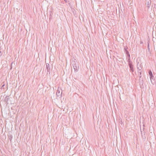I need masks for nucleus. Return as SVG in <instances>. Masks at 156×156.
Listing matches in <instances>:
<instances>
[{
  "mask_svg": "<svg viewBox=\"0 0 156 156\" xmlns=\"http://www.w3.org/2000/svg\"><path fill=\"white\" fill-rule=\"evenodd\" d=\"M62 93V91L61 89L57 90L56 94L58 97H60L61 96Z\"/></svg>",
  "mask_w": 156,
  "mask_h": 156,
  "instance_id": "1",
  "label": "nucleus"
},
{
  "mask_svg": "<svg viewBox=\"0 0 156 156\" xmlns=\"http://www.w3.org/2000/svg\"><path fill=\"white\" fill-rule=\"evenodd\" d=\"M73 67H74L77 66H79L78 63L77 62V60L75 59H74L73 60Z\"/></svg>",
  "mask_w": 156,
  "mask_h": 156,
  "instance_id": "2",
  "label": "nucleus"
},
{
  "mask_svg": "<svg viewBox=\"0 0 156 156\" xmlns=\"http://www.w3.org/2000/svg\"><path fill=\"white\" fill-rule=\"evenodd\" d=\"M46 69L47 70V73H50V67L49 66V65L48 63L46 64Z\"/></svg>",
  "mask_w": 156,
  "mask_h": 156,
  "instance_id": "3",
  "label": "nucleus"
},
{
  "mask_svg": "<svg viewBox=\"0 0 156 156\" xmlns=\"http://www.w3.org/2000/svg\"><path fill=\"white\" fill-rule=\"evenodd\" d=\"M10 99V98L9 96H6L4 99V101L7 104H9V100Z\"/></svg>",
  "mask_w": 156,
  "mask_h": 156,
  "instance_id": "4",
  "label": "nucleus"
},
{
  "mask_svg": "<svg viewBox=\"0 0 156 156\" xmlns=\"http://www.w3.org/2000/svg\"><path fill=\"white\" fill-rule=\"evenodd\" d=\"M149 75L150 76V78L151 79H153V78H154V76L153 75L152 73L151 70L149 71Z\"/></svg>",
  "mask_w": 156,
  "mask_h": 156,
  "instance_id": "5",
  "label": "nucleus"
},
{
  "mask_svg": "<svg viewBox=\"0 0 156 156\" xmlns=\"http://www.w3.org/2000/svg\"><path fill=\"white\" fill-rule=\"evenodd\" d=\"M151 4V1L150 2L148 1L147 3V7L148 9H149L150 7V5Z\"/></svg>",
  "mask_w": 156,
  "mask_h": 156,
  "instance_id": "6",
  "label": "nucleus"
},
{
  "mask_svg": "<svg viewBox=\"0 0 156 156\" xmlns=\"http://www.w3.org/2000/svg\"><path fill=\"white\" fill-rule=\"evenodd\" d=\"M128 48L127 46L125 47L124 48V52L126 53V54L127 53V52H129L127 50Z\"/></svg>",
  "mask_w": 156,
  "mask_h": 156,
  "instance_id": "7",
  "label": "nucleus"
},
{
  "mask_svg": "<svg viewBox=\"0 0 156 156\" xmlns=\"http://www.w3.org/2000/svg\"><path fill=\"white\" fill-rule=\"evenodd\" d=\"M73 68L75 71L77 72L79 69V66H77L73 67Z\"/></svg>",
  "mask_w": 156,
  "mask_h": 156,
  "instance_id": "8",
  "label": "nucleus"
},
{
  "mask_svg": "<svg viewBox=\"0 0 156 156\" xmlns=\"http://www.w3.org/2000/svg\"><path fill=\"white\" fill-rule=\"evenodd\" d=\"M148 44H147V48H148V50L149 52L150 51V46H149V42H147Z\"/></svg>",
  "mask_w": 156,
  "mask_h": 156,
  "instance_id": "9",
  "label": "nucleus"
},
{
  "mask_svg": "<svg viewBox=\"0 0 156 156\" xmlns=\"http://www.w3.org/2000/svg\"><path fill=\"white\" fill-rule=\"evenodd\" d=\"M129 67H130L131 71L132 72H133L134 71V70H133V66H130Z\"/></svg>",
  "mask_w": 156,
  "mask_h": 156,
  "instance_id": "10",
  "label": "nucleus"
},
{
  "mask_svg": "<svg viewBox=\"0 0 156 156\" xmlns=\"http://www.w3.org/2000/svg\"><path fill=\"white\" fill-rule=\"evenodd\" d=\"M137 69L139 70V71H140L142 69V68L141 67V66H140H140H138V64L137 65Z\"/></svg>",
  "mask_w": 156,
  "mask_h": 156,
  "instance_id": "11",
  "label": "nucleus"
},
{
  "mask_svg": "<svg viewBox=\"0 0 156 156\" xmlns=\"http://www.w3.org/2000/svg\"><path fill=\"white\" fill-rule=\"evenodd\" d=\"M119 123L122 125L123 123L122 120V119H119Z\"/></svg>",
  "mask_w": 156,
  "mask_h": 156,
  "instance_id": "12",
  "label": "nucleus"
},
{
  "mask_svg": "<svg viewBox=\"0 0 156 156\" xmlns=\"http://www.w3.org/2000/svg\"><path fill=\"white\" fill-rule=\"evenodd\" d=\"M129 67L131 66H133L132 64V62H129Z\"/></svg>",
  "mask_w": 156,
  "mask_h": 156,
  "instance_id": "13",
  "label": "nucleus"
},
{
  "mask_svg": "<svg viewBox=\"0 0 156 156\" xmlns=\"http://www.w3.org/2000/svg\"><path fill=\"white\" fill-rule=\"evenodd\" d=\"M127 55V56L129 58H130V54L129 52H127V53L126 54Z\"/></svg>",
  "mask_w": 156,
  "mask_h": 156,
  "instance_id": "14",
  "label": "nucleus"
},
{
  "mask_svg": "<svg viewBox=\"0 0 156 156\" xmlns=\"http://www.w3.org/2000/svg\"><path fill=\"white\" fill-rule=\"evenodd\" d=\"M12 138V136H10V137H9V139L10 140V141H11Z\"/></svg>",
  "mask_w": 156,
  "mask_h": 156,
  "instance_id": "15",
  "label": "nucleus"
},
{
  "mask_svg": "<svg viewBox=\"0 0 156 156\" xmlns=\"http://www.w3.org/2000/svg\"><path fill=\"white\" fill-rule=\"evenodd\" d=\"M152 6L153 7L154 6V8H155V9H156V5L154 4V6L153 5H152Z\"/></svg>",
  "mask_w": 156,
  "mask_h": 156,
  "instance_id": "16",
  "label": "nucleus"
},
{
  "mask_svg": "<svg viewBox=\"0 0 156 156\" xmlns=\"http://www.w3.org/2000/svg\"><path fill=\"white\" fill-rule=\"evenodd\" d=\"M138 73H139L140 75H139V76H140V77H141V72H138Z\"/></svg>",
  "mask_w": 156,
  "mask_h": 156,
  "instance_id": "17",
  "label": "nucleus"
},
{
  "mask_svg": "<svg viewBox=\"0 0 156 156\" xmlns=\"http://www.w3.org/2000/svg\"><path fill=\"white\" fill-rule=\"evenodd\" d=\"M128 63H129V62H131L130 61V59L129 58V59H128Z\"/></svg>",
  "mask_w": 156,
  "mask_h": 156,
  "instance_id": "18",
  "label": "nucleus"
},
{
  "mask_svg": "<svg viewBox=\"0 0 156 156\" xmlns=\"http://www.w3.org/2000/svg\"><path fill=\"white\" fill-rule=\"evenodd\" d=\"M64 1H65V2H67V0H64Z\"/></svg>",
  "mask_w": 156,
  "mask_h": 156,
  "instance_id": "19",
  "label": "nucleus"
},
{
  "mask_svg": "<svg viewBox=\"0 0 156 156\" xmlns=\"http://www.w3.org/2000/svg\"><path fill=\"white\" fill-rule=\"evenodd\" d=\"M4 85H3L2 86V87H4Z\"/></svg>",
  "mask_w": 156,
  "mask_h": 156,
  "instance_id": "20",
  "label": "nucleus"
}]
</instances>
